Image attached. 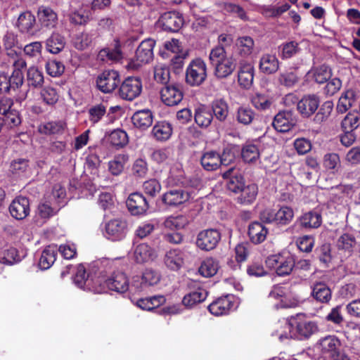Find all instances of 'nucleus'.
<instances>
[{
  "instance_id": "1",
  "label": "nucleus",
  "mask_w": 360,
  "mask_h": 360,
  "mask_svg": "<svg viewBox=\"0 0 360 360\" xmlns=\"http://www.w3.org/2000/svg\"><path fill=\"white\" fill-rule=\"evenodd\" d=\"M286 328L289 333L281 334L279 336L281 340L288 338L309 339L319 331L316 322L311 321L303 314H297L295 316H291L288 320Z\"/></svg>"
},
{
  "instance_id": "2",
  "label": "nucleus",
  "mask_w": 360,
  "mask_h": 360,
  "mask_svg": "<svg viewBox=\"0 0 360 360\" xmlns=\"http://www.w3.org/2000/svg\"><path fill=\"white\" fill-rule=\"evenodd\" d=\"M179 181V187L170 188L161 196V200L165 206L176 207L190 199L191 194L187 189L188 184L187 179L185 177H181Z\"/></svg>"
},
{
  "instance_id": "3",
  "label": "nucleus",
  "mask_w": 360,
  "mask_h": 360,
  "mask_svg": "<svg viewBox=\"0 0 360 360\" xmlns=\"http://www.w3.org/2000/svg\"><path fill=\"white\" fill-rule=\"evenodd\" d=\"M207 77V65L200 58L193 59L186 70L185 82L190 86H199Z\"/></svg>"
},
{
  "instance_id": "4",
  "label": "nucleus",
  "mask_w": 360,
  "mask_h": 360,
  "mask_svg": "<svg viewBox=\"0 0 360 360\" xmlns=\"http://www.w3.org/2000/svg\"><path fill=\"white\" fill-rule=\"evenodd\" d=\"M266 264L268 267L274 269L278 276H285L292 271L295 260L292 256L278 254L268 257Z\"/></svg>"
},
{
  "instance_id": "5",
  "label": "nucleus",
  "mask_w": 360,
  "mask_h": 360,
  "mask_svg": "<svg viewBox=\"0 0 360 360\" xmlns=\"http://www.w3.org/2000/svg\"><path fill=\"white\" fill-rule=\"evenodd\" d=\"M120 84V75L114 70H104L96 79V88L103 94L113 92Z\"/></svg>"
},
{
  "instance_id": "6",
  "label": "nucleus",
  "mask_w": 360,
  "mask_h": 360,
  "mask_svg": "<svg viewBox=\"0 0 360 360\" xmlns=\"http://www.w3.org/2000/svg\"><path fill=\"white\" fill-rule=\"evenodd\" d=\"M160 100L167 106L179 105L183 100L184 92L183 86L178 83L164 85L160 91Z\"/></svg>"
},
{
  "instance_id": "7",
  "label": "nucleus",
  "mask_w": 360,
  "mask_h": 360,
  "mask_svg": "<svg viewBox=\"0 0 360 360\" xmlns=\"http://www.w3.org/2000/svg\"><path fill=\"white\" fill-rule=\"evenodd\" d=\"M119 96L127 101H133L142 91V82L139 77H128L120 84Z\"/></svg>"
},
{
  "instance_id": "8",
  "label": "nucleus",
  "mask_w": 360,
  "mask_h": 360,
  "mask_svg": "<svg viewBox=\"0 0 360 360\" xmlns=\"http://www.w3.org/2000/svg\"><path fill=\"white\" fill-rule=\"evenodd\" d=\"M184 22L181 14L176 11H169L162 14L156 24L164 31L176 32L182 27Z\"/></svg>"
},
{
  "instance_id": "9",
  "label": "nucleus",
  "mask_w": 360,
  "mask_h": 360,
  "mask_svg": "<svg viewBox=\"0 0 360 360\" xmlns=\"http://www.w3.org/2000/svg\"><path fill=\"white\" fill-rule=\"evenodd\" d=\"M221 240L220 232L215 229H208L198 233L196 239V245L204 251L214 250Z\"/></svg>"
},
{
  "instance_id": "10",
  "label": "nucleus",
  "mask_w": 360,
  "mask_h": 360,
  "mask_svg": "<svg viewBox=\"0 0 360 360\" xmlns=\"http://www.w3.org/2000/svg\"><path fill=\"white\" fill-rule=\"evenodd\" d=\"M105 234L112 241L124 239L127 232V222L120 218L110 219L105 225Z\"/></svg>"
},
{
  "instance_id": "11",
  "label": "nucleus",
  "mask_w": 360,
  "mask_h": 360,
  "mask_svg": "<svg viewBox=\"0 0 360 360\" xmlns=\"http://www.w3.org/2000/svg\"><path fill=\"white\" fill-rule=\"evenodd\" d=\"M126 205L129 212L134 216L143 215L149 208V204L146 197L139 192L131 193Z\"/></svg>"
},
{
  "instance_id": "12",
  "label": "nucleus",
  "mask_w": 360,
  "mask_h": 360,
  "mask_svg": "<svg viewBox=\"0 0 360 360\" xmlns=\"http://www.w3.org/2000/svg\"><path fill=\"white\" fill-rule=\"evenodd\" d=\"M296 124L294 112L291 110L278 112L274 118L272 126L278 132L290 131Z\"/></svg>"
},
{
  "instance_id": "13",
  "label": "nucleus",
  "mask_w": 360,
  "mask_h": 360,
  "mask_svg": "<svg viewBox=\"0 0 360 360\" xmlns=\"http://www.w3.org/2000/svg\"><path fill=\"white\" fill-rule=\"evenodd\" d=\"M320 105L319 96L316 94L304 95L297 102V109L302 117H309L317 110Z\"/></svg>"
},
{
  "instance_id": "14",
  "label": "nucleus",
  "mask_w": 360,
  "mask_h": 360,
  "mask_svg": "<svg viewBox=\"0 0 360 360\" xmlns=\"http://www.w3.org/2000/svg\"><path fill=\"white\" fill-rule=\"evenodd\" d=\"M104 285L110 290L118 293H124L129 290V281L127 274L123 271H114L111 276L104 281Z\"/></svg>"
},
{
  "instance_id": "15",
  "label": "nucleus",
  "mask_w": 360,
  "mask_h": 360,
  "mask_svg": "<svg viewBox=\"0 0 360 360\" xmlns=\"http://www.w3.org/2000/svg\"><path fill=\"white\" fill-rule=\"evenodd\" d=\"M15 25L20 32L30 36L35 35L39 30L36 24L35 16L28 11L19 15Z\"/></svg>"
},
{
  "instance_id": "16",
  "label": "nucleus",
  "mask_w": 360,
  "mask_h": 360,
  "mask_svg": "<svg viewBox=\"0 0 360 360\" xmlns=\"http://www.w3.org/2000/svg\"><path fill=\"white\" fill-rule=\"evenodd\" d=\"M222 177L227 179L226 188L232 193H238L245 185L244 177L234 167H231L227 170L224 171Z\"/></svg>"
},
{
  "instance_id": "17",
  "label": "nucleus",
  "mask_w": 360,
  "mask_h": 360,
  "mask_svg": "<svg viewBox=\"0 0 360 360\" xmlns=\"http://www.w3.org/2000/svg\"><path fill=\"white\" fill-rule=\"evenodd\" d=\"M24 82V76H21L17 72L9 75L4 72H0V91L9 93L11 90L15 91L22 86Z\"/></svg>"
},
{
  "instance_id": "18",
  "label": "nucleus",
  "mask_w": 360,
  "mask_h": 360,
  "mask_svg": "<svg viewBox=\"0 0 360 360\" xmlns=\"http://www.w3.org/2000/svg\"><path fill=\"white\" fill-rule=\"evenodd\" d=\"M37 19L41 28L53 29L58 23L57 13L49 6H41L38 8Z\"/></svg>"
},
{
  "instance_id": "19",
  "label": "nucleus",
  "mask_w": 360,
  "mask_h": 360,
  "mask_svg": "<svg viewBox=\"0 0 360 360\" xmlns=\"http://www.w3.org/2000/svg\"><path fill=\"white\" fill-rule=\"evenodd\" d=\"M11 215L17 220L26 218L30 212V200L23 196L16 197L9 206Z\"/></svg>"
},
{
  "instance_id": "20",
  "label": "nucleus",
  "mask_w": 360,
  "mask_h": 360,
  "mask_svg": "<svg viewBox=\"0 0 360 360\" xmlns=\"http://www.w3.org/2000/svg\"><path fill=\"white\" fill-rule=\"evenodd\" d=\"M155 44V41L151 39H145L141 42L135 53L137 65L148 63L152 60Z\"/></svg>"
},
{
  "instance_id": "21",
  "label": "nucleus",
  "mask_w": 360,
  "mask_h": 360,
  "mask_svg": "<svg viewBox=\"0 0 360 360\" xmlns=\"http://www.w3.org/2000/svg\"><path fill=\"white\" fill-rule=\"evenodd\" d=\"M296 223L304 229H317L322 224V216L319 212L311 210L300 215Z\"/></svg>"
},
{
  "instance_id": "22",
  "label": "nucleus",
  "mask_w": 360,
  "mask_h": 360,
  "mask_svg": "<svg viewBox=\"0 0 360 360\" xmlns=\"http://www.w3.org/2000/svg\"><path fill=\"white\" fill-rule=\"evenodd\" d=\"M233 297L226 295L213 301L209 306V311L215 316L227 314L233 307Z\"/></svg>"
},
{
  "instance_id": "23",
  "label": "nucleus",
  "mask_w": 360,
  "mask_h": 360,
  "mask_svg": "<svg viewBox=\"0 0 360 360\" xmlns=\"http://www.w3.org/2000/svg\"><path fill=\"white\" fill-rule=\"evenodd\" d=\"M311 297L322 304H326L332 298V291L330 287L323 282H316L311 286Z\"/></svg>"
},
{
  "instance_id": "24",
  "label": "nucleus",
  "mask_w": 360,
  "mask_h": 360,
  "mask_svg": "<svg viewBox=\"0 0 360 360\" xmlns=\"http://www.w3.org/2000/svg\"><path fill=\"white\" fill-rule=\"evenodd\" d=\"M131 121L136 128L144 131L153 124V112L148 109L138 110L131 117Z\"/></svg>"
},
{
  "instance_id": "25",
  "label": "nucleus",
  "mask_w": 360,
  "mask_h": 360,
  "mask_svg": "<svg viewBox=\"0 0 360 360\" xmlns=\"http://www.w3.org/2000/svg\"><path fill=\"white\" fill-rule=\"evenodd\" d=\"M268 232L262 223L253 221L248 226V234L252 243L260 244L266 240Z\"/></svg>"
},
{
  "instance_id": "26",
  "label": "nucleus",
  "mask_w": 360,
  "mask_h": 360,
  "mask_svg": "<svg viewBox=\"0 0 360 360\" xmlns=\"http://www.w3.org/2000/svg\"><path fill=\"white\" fill-rule=\"evenodd\" d=\"M200 164L207 171H215L221 165L220 154L215 150L204 152L200 157Z\"/></svg>"
},
{
  "instance_id": "27",
  "label": "nucleus",
  "mask_w": 360,
  "mask_h": 360,
  "mask_svg": "<svg viewBox=\"0 0 360 360\" xmlns=\"http://www.w3.org/2000/svg\"><path fill=\"white\" fill-rule=\"evenodd\" d=\"M236 65V60L232 57H229L226 60L213 66L214 75L219 79L227 78L234 72Z\"/></svg>"
},
{
  "instance_id": "28",
  "label": "nucleus",
  "mask_w": 360,
  "mask_h": 360,
  "mask_svg": "<svg viewBox=\"0 0 360 360\" xmlns=\"http://www.w3.org/2000/svg\"><path fill=\"white\" fill-rule=\"evenodd\" d=\"M238 193L239 195L237 197L238 203L243 205H251L257 198L258 186L256 184L245 185Z\"/></svg>"
},
{
  "instance_id": "29",
  "label": "nucleus",
  "mask_w": 360,
  "mask_h": 360,
  "mask_svg": "<svg viewBox=\"0 0 360 360\" xmlns=\"http://www.w3.org/2000/svg\"><path fill=\"white\" fill-rule=\"evenodd\" d=\"M58 255V248L55 245H49L46 246L41 252L39 266L42 270L49 269L56 260Z\"/></svg>"
},
{
  "instance_id": "30",
  "label": "nucleus",
  "mask_w": 360,
  "mask_h": 360,
  "mask_svg": "<svg viewBox=\"0 0 360 360\" xmlns=\"http://www.w3.org/2000/svg\"><path fill=\"white\" fill-rule=\"evenodd\" d=\"M280 62L275 55L264 54L259 60V70L266 75H271L279 69Z\"/></svg>"
},
{
  "instance_id": "31",
  "label": "nucleus",
  "mask_w": 360,
  "mask_h": 360,
  "mask_svg": "<svg viewBox=\"0 0 360 360\" xmlns=\"http://www.w3.org/2000/svg\"><path fill=\"white\" fill-rule=\"evenodd\" d=\"M164 261L169 269L177 271L184 264V252L179 249L170 250L167 252Z\"/></svg>"
},
{
  "instance_id": "32",
  "label": "nucleus",
  "mask_w": 360,
  "mask_h": 360,
  "mask_svg": "<svg viewBox=\"0 0 360 360\" xmlns=\"http://www.w3.org/2000/svg\"><path fill=\"white\" fill-rule=\"evenodd\" d=\"M66 128V123L63 120L49 121L41 124L39 127V131L41 134L60 135L64 133Z\"/></svg>"
},
{
  "instance_id": "33",
  "label": "nucleus",
  "mask_w": 360,
  "mask_h": 360,
  "mask_svg": "<svg viewBox=\"0 0 360 360\" xmlns=\"http://www.w3.org/2000/svg\"><path fill=\"white\" fill-rule=\"evenodd\" d=\"M153 249L146 243L138 245L134 252V260L138 264L146 263L155 258Z\"/></svg>"
},
{
  "instance_id": "34",
  "label": "nucleus",
  "mask_w": 360,
  "mask_h": 360,
  "mask_svg": "<svg viewBox=\"0 0 360 360\" xmlns=\"http://www.w3.org/2000/svg\"><path fill=\"white\" fill-rule=\"evenodd\" d=\"M151 134L157 141H167L172 134V124L166 121L158 122L153 126Z\"/></svg>"
},
{
  "instance_id": "35",
  "label": "nucleus",
  "mask_w": 360,
  "mask_h": 360,
  "mask_svg": "<svg viewBox=\"0 0 360 360\" xmlns=\"http://www.w3.org/2000/svg\"><path fill=\"white\" fill-rule=\"evenodd\" d=\"M234 117L240 124L250 125L256 118V113L250 106L242 105L236 109Z\"/></svg>"
},
{
  "instance_id": "36",
  "label": "nucleus",
  "mask_w": 360,
  "mask_h": 360,
  "mask_svg": "<svg viewBox=\"0 0 360 360\" xmlns=\"http://www.w3.org/2000/svg\"><path fill=\"white\" fill-rule=\"evenodd\" d=\"M254 79V68L250 64H246L240 67L238 73V82L243 89H249Z\"/></svg>"
},
{
  "instance_id": "37",
  "label": "nucleus",
  "mask_w": 360,
  "mask_h": 360,
  "mask_svg": "<svg viewBox=\"0 0 360 360\" xmlns=\"http://www.w3.org/2000/svg\"><path fill=\"white\" fill-rule=\"evenodd\" d=\"M207 296V292L205 289L199 288L196 290L185 295L182 299V304L187 308H191L203 302Z\"/></svg>"
},
{
  "instance_id": "38",
  "label": "nucleus",
  "mask_w": 360,
  "mask_h": 360,
  "mask_svg": "<svg viewBox=\"0 0 360 360\" xmlns=\"http://www.w3.org/2000/svg\"><path fill=\"white\" fill-rule=\"evenodd\" d=\"M194 120L200 127L207 128L212 123L213 114L205 105H201L195 109Z\"/></svg>"
},
{
  "instance_id": "39",
  "label": "nucleus",
  "mask_w": 360,
  "mask_h": 360,
  "mask_svg": "<svg viewBox=\"0 0 360 360\" xmlns=\"http://www.w3.org/2000/svg\"><path fill=\"white\" fill-rule=\"evenodd\" d=\"M122 57V51L119 40H115L113 49H103L98 54V58L102 61H117L120 60Z\"/></svg>"
},
{
  "instance_id": "40",
  "label": "nucleus",
  "mask_w": 360,
  "mask_h": 360,
  "mask_svg": "<svg viewBox=\"0 0 360 360\" xmlns=\"http://www.w3.org/2000/svg\"><path fill=\"white\" fill-rule=\"evenodd\" d=\"M280 51L279 56L282 60H288L298 54L301 48L299 46L298 42L290 41L284 42L278 46Z\"/></svg>"
},
{
  "instance_id": "41",
  "label": "nucleus",
  "mask_w": 360,
  "mask_h": 360,
  "mask_svg": "<svg viewBox=\"0 0 360 360\" xmlns=\"http://www.w3.org/2000/svg\"><path fill=\"white\" fill-rule=\"evenodd\" d=\"M46 49L49 52L57 54L65 47V41L63 36L53 32L46 40Z\"/></svg>"
},
{
  "instance_id": "42",
  "label": "nucleus",
  "mask_w": 360,
  "mask_h": 360,
  "mask_svg": "<svg viewBox=\"0 0 360 360\" xmlns=\"http://www.w3.org/2000/svg\"><path fill=\"white\" fill-rule=\"evenodd\" d=\"M44 82L43 72L37 67H30L27 71V85L32 88H40Z\"/></svg>"
},
{
  "instance_id": "43",
  "label": "nucleus",
  "mask_w": 360,
  "mask_h": 360,
  "mask_svg": "<svg viewBox=\"0 0 360 360\" xmlns=\"http://www.w3.org/2000/svg\"><path fill=\"white\" fill-rule=\"evenodd\" d=\"M219 262L212 257H207L202 261L198 271L204 277L210 278L214 276L219 269Z\"/></svg>"
},
{
  "instance_id": "44",
  "label": "nucleus",
  "mask_w": 360,
  "mask_h": 360,
  "mask_svg": "<svg viewBox=\"0 0 360 360\" xmlns=\"http://www.w3.org/2000/svg\"><path fill=\"white\" fill-rule=\"evenodd\" d=\"M215 117L220 122H224L229 115V105L223 98L215 99L212 103V110Z\"/></svg>"
},
{
  "instance_id": "45",
  "label": "nucleus",
  "mask_w": 360,
  "mask_h": 360,
  "mask_svg": "<svg viewBox=\"0 0 360 360\" xmlns=\"http://www.w3.org/2000/svg\"><path fill=\"white\" fill-rule=\"evenodd\" d=\"M166 301V299L162 295L153 296L146 298H141L138 300L136 304L139 307L143 310L150 311L153 310L162 304Z\"/></svg>"
},
{
  "instance_id": "46",
  "label": "nucleus",
  "mask_w": 360,
  "mask_h": 360,
  "mask_svg": "<svg viewBox=\"0 0 360 360\" xmlns=\"http://www.w3.org/2000/svg\"><path fill=\"white\" fill-rule=\"evenodd\" d=\"M285 295V288L281 285H275L269 294V297L274 300H280L281 302L276 304V307L278 308H290L296 306V302H290L288 303L283 300Z\"/></svg>"
},
{
  "instance_id": "47",
  "label": "nucleus",
  "mask_w": 360,
  "mask_h": 360,
  "mask_svg": "<svg viewBox=\"0 0 360 360\" xmlns=\"http://www.w3.org/2000/svg\"><path fill=\"white\" fill-rule=\"evenodd\" d=\"M360 126V112L353 110L347 114L341 122L342 130L354 131Z\"/></svg>"
},
{
  "instance_id": "48",
  "label": "nucleus",
  "mask_w": 360,
  "mask_h": 360,
  "mask_svg": "<svg viewBox=\"0 0 360 360\" xmlns=\"http://www.w3.org/2000/svg\"><path fill=\"white\" fill-rule=\"evenodd\" d=\"M128 161V156L119 154L108 162V171L113 176L120 175L124 170V165Z\"/></svg>"
},
{
  "instance_id": "49",
  "label": "nucleus",
  "mask_w": 360,
  "mask_h": 360,
  "mask_svg": "<svg viewBox=\"0 0 360 360\" xmlns=\"http://www.w3.org/2000/svg\"><path fill=\"white\" fill-rule=\"evenodd\" d=\"M323 166L331 173L335 174L341 167L340 155L336 153H328L323 158Z\"/></svg>"
},
{
  "instance_id": "50",
  "label": "nucleus",
  "mask_w": 360,
  "mask_h": 360,
  "mask_svg": "<svg viewBox=\"0 0 360 360\" xmlns=\"http://www.w3.org/2000/svg\"><path fill=\"white\" fill-rule=\"evenodd\" d=\"M294 217L293 210L288 206H281L276 212V223L277 225L285 226L289 224Z\"/></svg>"
},
{
  "instance_id": "51",
  "label": "nucleus",
  "mask_w": 360,
  "mask_h": 360,
  "mask_svg": "<svg viewBox=\"0 0 360 360\" xmlns=\"http://www.w3.org/2000/svg\"><path fill=\"white\" fill-rule=\"evenodd\" d=\"M298 81L299 77L292 68L281 72L278 77V83L288 88L294 86Z\"/></svg>"
},
{
  "instance_id": "52",
  "label": "nucleus",
  "mask_w": 360,
  "mask_h": 360,
  "mask_svg": "<svg viewBox=\"0 0 360 360\" xmlns=\"http://www.w3.org/2000/svg\"><path fill=\"white\" fill-rule=\"evenodd\" d=\"M315 255L324 266L328 267L332 261L331 245L325 243L315 249Z\"/></svg>"
},
{
  "instance_id": "53",
  "label": "nucleus",
  "mask_w": 360,
  "mask_h": 360,
  "mask_svg": "<svg viewBox=\"0 0 360 360\" xmlns=\"http://www.w3.org/2000/svg\"><path fill=\"white\" fill-rule=\"evenodd\" d=\"M241 157L246 162H256L259 158L258 146L252 143H246L242 148Z\"/></svg>"
},
{
  "instance_id": "54",
  "label": "nucleus",
  "mask_w": 360,
  "mask_h": 360,
  "mask_svg": "<svg viewBox=\"0 0 360 360\" xmlns=\"http://www.w3.org/2000/svg\"><path fill=\"white\" fill-rule=\"evenodd\" d=\"M188 224V218L182 214L177 216H169L164 221L165 228L171 230H179L184 229Z\"/></svg>"
},
{
  "instance_id": "55",
  "label": "nucleus",
  "mask_w": 360,
  "mask_h": 360,
  "mask_svg": "<svg viewBox=\"0 0 360 360\" xmlns=\"http://www.w3.org/2000/svg\"><path fill=\"white\" fill-rule=\"evenodd\" d=\"M334 107L333 102L331 101H326L321 105L319 111L316 113L314 117V122L317 124H321L326 122L331 115Z\"/></svg>"
},
{
  "instance_id": "56",
  "label": "nucleus",
  "mask_w": 360,
  "mask_h": 360,
  "mask_svg": "<svg viewBox=\"0 0 360 360\" xmlns=\"http://www.w3.org/2000/svg\"><path fill=\"white\" fill-rule=\"evenodd\" d=\"M107 107L103 103L91 106L88 110L89 120L92 124L98 123L106 113Z\"/></svg>"
},
{
  "instance_id": "57",
  "label": "nucleus",
  "mask_w": 360,
  "mask_h": 360,
  "mask_svg": "<svg viewBox=\"0 0 360 360\" xmlns=\"http://www.w3.org/2000/svg\"><path fill=\"white\" fill-rule=\"evenodd\" d=\"M109 141L116 148H123L129 142L128 135L124 130L117 129L110 134Z\"/></svg>"
},
{
  "instance_id": "58",
  "label": "nucleus",
  "mask_w": 360,
  "mask_h": 360,
  "mask_svg": "<svg viewBox=\"0 0 360 360\" xmlns=\"http://www.w3.org/2000/svg\"><path fill=\"white\" fill-rule=\"evenodd\" d=\"M312 72L313 78L318 84H323L332 77L331 69L325 64L314 68Z\"/></svg>"
},
{
  "instance_id": "59",
  "label": "nucleus",
  "mask_w": 360,
  "mask_h": 360,
  "mask_svg": "<svg viewBox=\"0 0 360 360\" xmlns=\"http://www.w3.org/2000/svg\"><path fill=\"white\" fill-rule=\"evenodd\" d=\"M320 345L322 352L330 355L335 349H338L341 343L336 337L328 335L321 340Z\"/></svg>"
},
{
  "instance_id": "60",
  "label": "nucleus",
  "mask_w": 360,
  "mask_h": 360,
  "mask_svg": "<svg viewBox=\"0 0 360 360\" xmlns=\"http://www.w3.org/2000/svg\"><path fill=\"white\" fill-rule=\"evenodd\" d=\"M40 96L44 103L51 106L54 105L59 98L57 90L49 86H45L41 90Z\"/></svg>"
},
{
  "instance_id": "61",
  "label": "nucleus",
  "mask_w": 360,
  "mask_h": 360,
  "mask_svg": "<svg viewBox=\"0 0 360 360\" xmlns=\"http://www.w3.org/2000/svg\"><path fill=\"white\" fill-rule=\"evenodd\" d=\"M237 46L240 56H249L253 50L254 41L250 37H239L237 40Z\"/></svg>"
},
{
  "instance_id": "62",
  "label": "nucleus",
  "mask_w": 360,
  "mask_h": 360,
  "mask_svg": "<svg viewBox=\"0 0 360 360\" xmlns=\"http://www.w3.org/2000/svg\"><path fill=\"white\" fill-rule=\"evenodd\" d=\"M154 79L156 82L166 84L169 83L170 79L169 68L165 65H158L154 68Z\"/></svg>"
},
{
  "instance_id": "63",
  "label": "nucleus",
  "mask_w": 360,
  "mask_h": 360,
  "mask_svg": "<svg viewBox=\"0 0 360 360\" xmlns=\"http://www.w3.org/2000/svg\"><path fill=\"white\" fill-rule=\"evenodd\" d=\"M251 103L259 110H266L270 108L272 102L268 96L262 94H256L252 97Z\"/></svg>"
},
{
  "instance_id": "64",
  "label": "nucleus",
  "mask_w": 360,
  "mask_h": 360,
  "mask_svg": "<svg viewBox=\"0 0 360 360\" xmlns=\"http://www.w3.org/2000/svg\"><path fill=\"white\" fill-rule=\"evenodd\" d=\"M355 243L356 239L354 236L349 233H344L338 238L337 247L338 250H343L351 252Z\"/></svg>"
}]
</instances>
